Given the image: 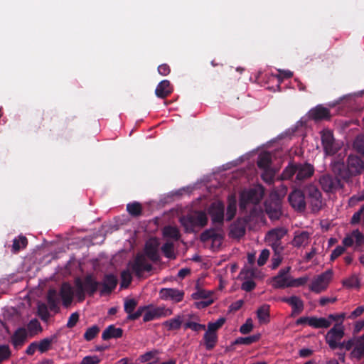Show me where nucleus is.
Masks as SVG:
<instances>
[{
	"instance_id": "1",
	"label": "nucleus",
	"mask_w": 364,
	"mask_h": 364,
	"mask_svg": "<svg viewBox=\"0 0 364 364\" xmlns=\"http://www.w3.org/2000/svg\"><path fill=\"white\" fill-rule=\"evenodd\" d=\"M179 221L184 228L185 232L191 233L196 232V228L200 229L206 226L208 218L205 212L195 210L185 216L181 217Z\"/></svg>"
},
{
	"instance_id": "2",
	"label": "nucleus",
	"mask_w": 364,
	"mask_h": 364,
	"mask_svg": "<svg viewBox=\"0 0 364 364\" xmlns=\"http://www.w3.org/2000/svg\"><path fill=\"white\" fill-rule=\"evenodd\" d=\"M101 283L96 281L92 275H86L83 280L77 277L75 279V294L80 301L85 298V294L92 296L97 291Z\"/></svg>"
},
{
	"instance_id": "3",
	"label": "nucleus",
	"mask_w": 364,
	"mask_h": 364,
	"mask_svg": "<svg viewBox=\"0 0 364 364\" xmlns=\"http://www.w3.org/2000/svg\"><path fill=\"white\" fill-rule=\"evenodd\" d=\"M321 144L326 155L333 156L340 149L339 144L336 141L333 133L328 129L320 132Z\"/></svg>"
},
{
	"instance_id": "4",
	"label": "nucleus",
	"mask_w": 364,
	"mask_h": 364,
	"mask_svg": "<svg viewBox=\"0 0 364 364\" xmlns=\"http://www.w3.org/2000/svg\"><path fill=\"white\" fill-rule=\"evenodd\" d=\"M128 267L135 275L140 278L142 277L144 272H150L152 270V265L147 262L145 255L137 254L133 262H129Z\"/></svg>"
},
{
	"instance_id": "5",
	"label": "nucleus",
	"mask_w": 364,
	"mask_h": 364,
	"mask_svg": "<svg viewBox=\"0 0 364 364\" xmlns=\"http://www.w3.org/2000/svg\"><path fill=\"white\" fill-rule=\"evenodd\" d=\"M208 214L211 218L212 223L222 228L224 223L225 205L222 201H215L210 204Z\"/></svg>"
},
{
	"instance_id": "6",
	"label": "nucleus",
	"mask_w": 364,
	"mask_h": 364,
	"mask_svg": "<svg viewBox=\"0 0 364 364\" xmlns=\"http://www.w3.org/2000/svg\"><path fill=\"white\" fill-rule=\"evenodd\" d=\"M264 208L271 220H278L282 215V201L277 196H272L264 202Z\"/></svg>"
},
{
	"instance_id": "7",
	"label": "nucleus",
	"mask_w": 364,
	"mask_h": 364,
	"mask_svg": "<svg viewBox=\"0 0 364 364\" xmlns=\"http://www.w3.org/2000/svg\"><path fill=\"white\" fill-rule=\"evenodd\" d=\"M306 198L310 203L312 211L317 212L322 207V194L314 185H309L305 189Z\"/></svg>"
},
{
	"instance_id": "8",
	"label": "nucleus",
	"mask_w": 364,
	"mask_h": 364,
	"mask_svg": "<svg viewBox=\"0 0 364 364\" xmlns=\"http://www.w3.org/2000/svg\"><path fill=\"white\" fill-rule=\"evenodd\" d=\"M345 336L344 326L341 323H336L325 336V340L331 350H335L336 343L340 341Z\"/></svg>"
},
{
	"instance_id": "9",
	"label": "nucleus",
	"mask_w": 364,
	"mask_h": 364,
	"mask_svg": "<svg viewBox=\"0 0 364 364\" xmlns=\"http://www.w3.org/2000/svg\"><path fill=\"white\" fill-rule=\"evenodd\" d=\"M331 277L332 272L330 270L321 274L312 281L309 286V289L316 294L325 291L328 287Z\"/></svg>"
},
{
	"instance_id": "10",
	"label": "nucleus",
	"mask_w": 364,
	"mask_h": 364,
	"mask_svg": "<svg viewBox=\"0 0 364 364\" xmlns=\"http://www.w3.org/2000/svg\"><path fill=\"white\" fill-rule=\"evenodd\" d=\"M319 183L321 188L326 193H335L338 189L342 188L341 180L329 174H324L319 178Z\"/></svg>"
},
{
	"instance_id": "11",
	"label": "nucleus",
	"mask_w": 364,
	"mask_h": 364,
	"mask_svg": "<svg viewBox=\"0 0 364 364\" xmlns=\"http://www.w3.org/2000/svg\"><path fill=\"white\" fill-rule=\"evenodd\" d=\"M291 267L281 269L278 274L272 277V286L275 289H284L289 287L291 276L289 274Z\"/></svg>"
},
{
	"instance_id": "12",
	"label": "nucleus",
	"mask_w": 364,
	"mask_h": 364,
	"mask_svg": "<svg viewBox=\"0 0 364 364\" xmlns=\"http://www.w3.org/2000/svg\"><path fill=\"white\" fill-rule=\"evenodd\" d=\"M305 194L301 190L293 191L288 197V200L291 207L300 212L306 208Z\"/></svg>"
},
{
	"instance_id": "13",
	"label": "nucleus",
	"mask_w": 364,
	"mask_h": 364,
	"mask_svg": "<svg viewBox=\"0 0 364 364\" xmlns=\"http://www.w3.org/2000/svg\"><path fill=\"white\" fill-rule=\"evenodd\" d=\"M159 242L156 238L151 239L145 244V255L154 262H157L161 259L159 252Z\"/></svg>"
},
{
	"instance_id": "14",
	"label": "nucleus",
	"mask_w": 364,
	"mask_h": 364,
	"mask_svg": "<svg viewBox=\"0 0 364 364\" xmlns=\"http://www.w3.org/2000/svg\"><path fill=\"white\" fill-rule=\"evenodd\" d=\"M296 180L302 181L311 178L314 173V167L312 164L305 163H296Z\"/></svg>"
},
{
	"instance_id": "15",
	"label": "nucleus",
	"mask_w": 364,
	"mask_h": 364,
	"mask_svg": "<svg viewBox=\"0 0 364 364\" xmlns=\"http://www.w3.org/2000/svg\"><path fill=\"white\" fill-rule=\"evenodd\" d=\"M222 230L218 225L214 228H210L209 229L203 231L200 236V240L203 242H206L211 240L213 242H218L220 243L223 239V236L220 231Z\"/></svg>"
},
{
	"instance_id": "16",
	"label": "nucleus",
	"mask_w": 364,
	"mask_h": 364,
	"mask_svg": "<svg viewBox=\"0 0 364 364\" xmlns=\"http://www.w3.org/2000/svg\"><path fill=\"white\" fill-rule=\"evenodd\" d=\"M347 168L351 176H356L364 170V162L359 156L350 155L347 159Z\"/></svg>"
},
{
	"instance_id": "17",
	"label": "nucleus",
	"mask_w": 364,
	"mask_h": 364,
	"mask_svg": "<svg viewBox=\"0 0 364 364\" xmlns=\"http://www.w3.org/2000/svg\"><path fill=\"white\" fill-rule=\"evenodd\" d=\"M160 298L163 300H172L174 302H180L183 299V291L173 288H163L161 289Z\"/></svg>"
},
{
	"instance_id": "18",
	"label": "nucleus",
	"mask_w": 364,
	"mask_h": 364,
	"mask_svg": "<svg viewBox=\"0 0 364 364\" xmlns=\"http://www.w3.org/2000/svg\"><path fill=\"white\" fill-rule=\"evenodd\" d=\"M171 314H172V311L170 309L164 307H156L151 310L148 309L144 314L143 321L144 322H148L156 318L165 317Z\"/></svg>"
},
{
	"instance_id": "19",
	"label": "nucleus",
	"mask_w": 364,
	"mask_h": 364,
	"mask_svg": "<svg viewBox=\"0 0 364 364\" xmlns=\"http://www.w3.org/2000/svg\"><path fill=\"white\" fill-rule=\"evenodd\" d=\"M255 272L252 269H242L240 272V277L245 280L241 286L242 290L250 292L255 288L256 283L252 279L255 277Z\"/></svg>"
},
{
	"instance_id": "20",
	"label": "nucleus",
	"mask_w": 364,
	"mask_h": 364,
	"mask_svg": "<svg viewBox=\"0 0 364 364\" xmlns=\"http://www.w3.org/2000/svg\"><path fill=\"white\" fill-rule=\"evenodd\" d=\"M309 114V118L315 121L329 120L331 117L330 110L321 105L312 108Z\"/></svg>"
},
{
	"instance_id": "21",
	"label": "nucleus",
	"mask_w": 364,
	"mask_h": 364,
	"mask_svg": "<svg viewBox=\"0 0 364 364\" xmlns=\"http://www.w3.org/2000/svg\"><path fill=\"white\" fill-rule=\"evenodd\" d=\"M118 280L116 276L112 274H105L103 278V282L100 285L102 286L100 290L101 295L109 294L116 288Z\"/></svg>"
},
{
	"instance_id": "22",
	"label": "nucleus",
	"mask_w": 364,
	"mask_h": 364,
	"mask_svg": "<svg viewBox=\"0 0 364 364\" xmlns=\"http://www.w3.org/2000/svg\"><path fill=\"white\" fill-rule=\"evenodd\" d=\"M74 291L73 287L68 282H63L60 287V296L62 299L63 305L65 307L69 306L73 300Z\"/></svg>"
},
{
	"instance_id": "23",
	"label": "nucleus",
	"mask_w": 364,
	"mask_h": 364,
	"mask_svg": "<svg viewBox=\"0 0 364 364\" xmlns=\"http://www.w3.org/2000/svg\"><path fill=\"white\" fill-rule=\"evenodd\" d=\"M246 232V223L244 220L237 219L234 222L230 229V237L240 239L242 237Z\"/></svg>"
},
{
	"instance_id": "24",
	"label": "nucleus",
	"mask_w": 364,
	"mask_h": 364,
	"mask_svg": "<svg viewBox=\"0 0 364 364\" xmlns=\"http://www.w3.org/2000/svg\"><path fill=\"white\" fill-rule=\"evenodd\" d=\"M311 240L310 233L307 231H296L291 244L296 247H306Z\"/></svg>"
},
{
	"instance_id": "25",
	"label": "nucleus",
	"mask_w": 364,
	"mask_h": 364,
	"mask_svg": "<svg viewBox=\"0 0 364 364\" xmlns=\"http://www.w3.org/2000/svg\"><path fill=\"white\" fill-rule=\"evenodd\" d=\"M287 230L285 228L279 227L270 230L265 236L267 242H279L287 234Z\"/></svg>"
},
{
	"instance_id": "26",
	"label": "nucleus",
	"mask_w": 364,
	"mask_h": 364,
	"mask_svg": "<svg viewBox=\"0 0 364 364\" xmlns=\"http://www.w3.org/2000/svg\"><path fill=\"white\" fill-rule=\"evenodd\" d=\"M259 201V198L257 197V191L255 189H250L248 191L242 193L240 200V208L243 209L245 208L247 203H257Z\"/></svg>"
},
{
	"instance_id": "27",
	"label": "nucleus",
	"mask_w": 364,
	"mask_h": 364,
	"mask_svg": "<svg viewBox=\"0 0 364 364\" xmlns=\"http://www.w3.org/2000/svg\"><path fill=\"white\" fill-rule=\"evenodd\" d=\"M281 301L289 304L292 307V315L294 314H300L304 309L303 301L296 296H291L290 297H282Z\"/></svg>"
},
{
	"instance_id": "28",
	"label": "nucleus",
	"mask_w": 364,
	"mask_h": 364,
	"mask_svg": "<svg viewBox=\"0 0 364 364\" xmlns=\"http://www.w3.org/2000/svg\"><path fill=\"white\" fill-rule=\"evenodd\" d=\"M123 336V329L117 328L114 325L112 324L108 326L102 332V338L104 341H107L111 338H119Z\"/></svg>"
},
{
	"instance_id": "29",
	"label": "nucleus",
	"mask_w": 364,
	"mask_h": 364,
	"mask_svg": "<svg viewBox=\"0 0 364 364\" xmlns=\"http://www.w3.org/2000/svg\"><path fill=\"white\" fill-rule=\"evenodd\" d=\"M172 91L170 82L168 80H164L156 86L155 94L158 97L164 99L169 96Z\"/></svg>"
},
{
	"instance_id": "30",
	"label": "nucleus",
	"mask_w": 364,
	"mask_h": 364,
	"mask_svg": "<svg viewBox=\"0 0 364 364\" xmlns=\"http://www.w3.org/2000/svg\"><path fill=\"white\" fill-rule=\"evenodd\" d=\"M27 338V332L24 328H18L11 337V343L15 348L21 347Z\"/></svg>"
},
{
	"instance_id": "31",
	"label": "nucleus",
	"mask_w": 364,
	"mask_h": 364,
	"mask_svg": "<svg viewBox=\"0 0 364 364\" xmlns=\"http://www.w3.org/2000/svg\"><path fill=\"white\" fill-rule=\"evenodd\" d=\"M47 302L50 311L58 312L60 309L58 306L59 298L55 289H50L48 290L47 294Z\"/></svg>"
},
{
	"instance_id": "32",
	"label": "nucleus",
	"mask_w": 364,
	"mask_h": 364,
	"mask_svg": "<svg viewBox=\"0 0 364 364\" xmlns=\"http://www.w3.org/2000/svg\"><path fill=\"white\" fill-rule=\"evenodd\" d=\"M203 342L206 350H213L218 342L217 333H212L206 331L203 336Z\"/></svg>"
},
{
	"instance_id": "33",
	"label": "nucleus",
	"mask_w": 364,
	"mask_h": 364,
	"mask_svg": "<svg viewBox=\"0 0 364 364\" xmlns=\"http://www.w3.org/2000/svg\"><path fill=\"white\" fill-rule=\"evenodd\" d=\"M56 336H52L51 337L45 338L37 342L38 350L41 353H46L51 349L52 344L56 341Z\"/></svg>"
},
{
	"instance_id": "34",
	"label": "nucleus",
	"mask_w": 364,
	"mask_h": 364,
	"mask_svg": "<svg viewBox=\"0 0 364 364\" xmlns=\"http://www.w3.org/2000/svg\"><path fill=\"white\" fill-rule=\"evenodd\" d=\"M331 325V321L326 318H317L316 316L310 317L309 326L314 328H327L330 327Z\"/></svg>"
},
{
	"instance_id": "35",
	"label": "nucleus",
	"mask_w": 364,
	"mask_h": 364,
	"mask_svg": "<svg viewBox=\"0 0 364 364\" xmlns=\"http://www.w3.org/2000/svg\"><path fill=\"white\" fill-rule=\"evenodd\" d=\"M28 245V240L26 236L19 235L13 240L11 251L14 253L18 252L21 249L26 248Z\"/></svg>"
},
{
	"instance_id": "36",
	"label": "nucleus",
	"mask_w": 364,
	"mask_h": 364,
	"mask_svg": "<svg viewBox=\"0 0 364 364\" xmlns=\"http://www.w3.org/2000/svg\"><path fill=\"white\" fill-rule=\"evenodd\" d=\"M257 316L260 323H267L269 322V306L262 305L257 311Z\"/></svg>"
},
{
	"instance_id": "37",
	"label": "nucleus",
	"mask_w": 364,
	"mask_h": 364,
	"mask_svg": "<svg viewBox=\"0 0 364 364\" xmlns=\"http://www.w3.org/2000/svg\"><path fill=\"white\" fill-rule=\"evenodd\" d=\"M257 166L260 169H269L271 168V164H272V156L271 154L268 152H265L262 154H260L257 162Z\"/></svg>"
},
{
	"instance_id": "38",
	"label": "nucleus",
	"mask_w": 364,
	"mask_h": 364,
	"mask_svg": "<svg viewBox=\"0 0 364 364\" xmlns=\"http://www.w3.org/2000/svg\"><path fill=\"white\" fill-rule=\"evenodd\" d=\"M183 323L181 316H177L171 319L165 321L162 325L167 328L168 331L178 330Z\"/></svg>"
},
{
	"instance_id": "39",
	"label": "nucleus",
	"mask_w": 364,
	"mask_h": 364,
	"mask_svg": "<svg viewBox=\"0 0 364 364\" xmlns=\"http://www.w3.org/2000/svg\"><path fill=\"white\" fill-rule=\"evenodd\" d=\"M163 235L166 237H169L177 241L181 237V234L178 229L176 227L168 225L166 226L163 230Z\"/></svg>"
},
{
	"instance_id": "40",
	"label": "nucleus",
	"mask_w": 364,
	"mask_h": 364,
	"mask_svg": "<svg viewBox=\"0 0 364 364\" xmlns=\"http://www.w3.org/2000/svg\"><path fill=\"white\" fill-rule=\"evenodd\" d=\"M127 211L132 217H139L142 214V206L139 202H133L127 205Z\"/></svg>"
},
{
	"instance_id": "41",
	"label": "nucleus",
	"mask_w": 364,
	"mask_h": 364,
	"mask_svg": "<svg viewBox=\"0 0 364 364\" xmlns=\"http://www.w3.org/2000/svg\"><path fill=\"white\" fill-rule=\"evenodd\" d=\"M296 174V163H289L281 174L282 180H290Z\"/></svg>"
},
{
	"instance_id": "42",
	"label": "nucleus",
	"mask_w": 364,
	"mask_h": 364,
	"mask_svg": "<svg viewBox=\"0 0 364 364\" xmlns=\"http://www.w3.org/2000/svg\"><path fill=\"white\" fill-rule=\"evenodd\" d=\"M161 252H163L164 255L169 259H176V256L174 252V246L173 242H166L164 243L162 247H161Z\"/></svg>"
},
{
	"instance_id": "43",
	"label": "nucleus",
	"mask_w": 364,
	"mask_h": 364,
	"mask_svg": "<svg viewBox=\"0 0 364 364\" xmlns=\"http://www.w3.org/2000/svg\"><path fill=\"white\" fill-rule=\"evenodd\" d=\"M260 338V334H255L252 335L247 337H239L237 338L235 341V344H240V345H250L252 343L257 342Z\"/></svg>"
},
{
	"instance_id": "44",
	"label": "nucleus",
	"mask_w": 364,
	"mask_h": 364,
	"mask_svg": "<svg viewBox=\"0 0 364 364\" xmlns=\"http://www.w3.org/2000/svg\"><path fill=\"white\" fill-rule=\"evenodd\" d=\"M237 212V203L235 199L228 200V204L226 210V220H232L236 215Z\"/></svg>"
},
{
	"instance_id": "45",
	"label": "nucleus",
	"mask_w": 364,
	"mask_h": 364,
	"mask_svg": "<svg viewBox=\"0 0 364 364\" xmlns=\"http://www.w3.org/2000/svg\"><path fill=\"white\" fill-rule=\"evenodd\" d=\"M100 331V327L97 325H93L87 328L83 335V338L87 341H91L99 334Z\"/></svg>"
},
{
	"instance_id": "46",
	"label": "nucleus",
	"mask_w": 364,
	"mask_h": 364,
	"mask_svg": "<svg viewBox=\"0 0 364 364\" xmlns=\"http://www.w3.org/2000/svg\"><path fill=\"white\" fill-rule=\"evenodd\" d=\"M121 288H127L132 281V276L129 269L121 272Z\"/></svg>"
},
{
	"instance_id": "47",
	"label": "nucleus",
	"mask_w": 364,
	"mask_h": 364,
	"mask_svg": "<svg viewBox=\"0 0 364 364\" xmlns=\"http://www.w3.org/2000/svg\"><path fill=\"white\" fill-rule=\"evenodd\" d=\"M342 284L345 287L348 289L360 287V280L355 275H352L343 280Z\"/></svg>"
},
{
	"instance_id": "48",
	"label": "nucleus",
	"mask_w": 364,
	"mask_h": 364,
	"mask_svg": "<svg viewBox=\"0 0 364 364\" xmlns=\"http://www.w3.org/2000/svg\"><path fill=\"white\" fill-rule=\"evenodd\" d=\"M225 322V318L224 317L219 318L215 322H209L207 331L216 333V331L223 326Z\"/></svg>"
},
{
	"instance_id": "49",
	"label": "nucleus",
	"mask_w": 364,
	"mask_h": 364,
	"mask_svg": "<svg viewBox=\"0 0 364 364\" xmlns=\"http://www.w3.org/2000/svg\"><path fill=\"white\" fill-rule=\"evenodd\" d=\"M184 329H191L193 331L199 332L205 329L204 324H200L193 321H187L183 324Z\"/></svg>"
},
{
	"instance_id": "50",
	"label": "nucleus",
	"mask_w": 364,
	"mask_h": 364,
	"mask_svg": "<svg viewBox=\"0 0 364 364\" xmlns=\"http://www.w3.org/2000/svg\"><path fill=\"white\" fill-rule=\"evenodd\" d=\"M137 306V301L134 299H127L124 301V311L129 314L134 312Z\"/></svg>"
},
{
	"instance_id": "51",
	"label": "nucleus",
	"mask_w": 364,
	"mask_h": 364,
	"mask_svg": "<svg viewBox=\"0 0 364 364\" xmlns=\"http://www.w3.org/2000/svg\"><path fill=\"white\" fill-rule=\"evenodd\" d=\"M353 146L358 153L364 155V135H358L355 138Z\"/></svg>"
},
{
	"instance_id": "52",
	"label": "nucleus",
	"mask_w": 364,
	"mask_h": 364,
	"mask_svg": "<svg viewBox=\"0 0 364 364\" xmlns=\"http://www.w3.org/2000/svg\"><path fill=\"white\" fill-rule=\"evenodd\" d=\"M38 314L43 321H47L50 317L48 306L45 304H40L38 306Z\"/></svg>"
},
{
	"instance_id": "53",
	"label": "nucleus",
	"mask_w": 364,
	"mask_h": 364,
	"mask_svg": "<svg viewBox=\"0 0 364 364\" xmlns=\"http://www.w3.org/2000/svg\"><path fill=\"white\" fill-rule=\"evenodd\" d=\"M149 308V306H143L138 308L136 311L131 313L128 315L127 318L131 321L138 319L144 312Z\"/></svg>"
},
{
	"instance_id": "54",
	"label": "nucleus",
	"mask_w": 364,
	"mask_h": 364,
	"mask_svg": "<svg viewBox=\"0 0 364 364\" xmlns=\"http://www.w3.org/2000/svg\"><path fill=\"white\" fill-rule=\"evenodd\" d=\"M28 330L33 333H37L42 330L40 322L37 319L31 320L28 324Z\"/></svg>"
},
{
	"instance_id": "55",
	"label": "nucleus",
	"mask_w": 364,
	"mask_h": 364,
	"mask_svg": "<svg viewBox=\"0 0 364 364\" xmlns=\"http://www.w3.org/2000/svg\"><path fill=\"white\" fill-rule=\"evenodd\" d=\"M159 353V351L157 350H151L149 352L145 353L143 355H141L138 360L141 363H146L151 360L152 358H154L157 354Z\"/></svg>"
},
{
	"instance_id": "56",
	"label": "nucleus",
	"mask_w": 364,
	"mask_h": 364,
	"mask_svg": "<svg viewBox=\"0 0 364 364\" xmlns=\"http://www.w3.org/2000/svg\"><path fill=\"white\" fill-rule=\"evenodd\" d=\"M261 176L264 181L270 184L274 181V172L272 168L264 169Z\"/></svg>"
},
{
	"instance_id": "57",
	"label": "nucleus",
	"mask_w": 364,
	"mask_h": 364,
	"mask_svg": "<svg viewBox=\"0 0 364 364\" xmlns=\"http://www.w3.org/2000/svg\"><path fill=\"white\" fill-rule=\"evenodd\" d=\"M11 356V350L7 345H1L0 346V363L2 361L7 360Z\"/></svg>"
},
{
	"instance_id": "58",
	"label": "nucleus",
	"mask_w": 364,
	"mask_h": 364,
	"mask_svg": "<svg viewBox=\"0 0 364 364\" xmlns=\"http://www.w3.org/2000/svg\"><path fill=\"white\" fill-rule=\"evenodd\" d=\"M211 295L210 291H207L202 289H198L196 292L192 294L193 299L198 300L200 299H208Z\"/></svg>"
},
{
	"instance_id": "59",
	"label": "nucleus",
	"mask_w": 364,
	"mask_h": 364,
	"mask_svg": "<svg viewBox=\"0 0 364 364\" xmlns=\"http://www.w3.org/2000/svg\"><path fill=\"white\" fill-rule=\"evenodd\" d=\"M308 279L309 278L307 277H302L297 279L291 277L290 284H289V287L303 286L308 282Z\"/></svg>"
},
{
	"instance_id": "60",
	"label": "nucleus",
	"mask_w": 364,
	"mask_h": 364,
	"mask_svg": "<svg viewBox=\"0 0 364 364\" xmlns=\"http://www.w3.org/2000/svg\"><path fill=\"white\" fill-rule=\"evenodd\" d=\"M351 235L353 237L354 242H355L358 246H360L364 244V235L358 230H353Z\"/></svg>"
},
{
	"instance_id": "61",
	"label": "nucleus",
	"mask_w": 364,
	"mask_h": 364,
	"mask_svg": "<svg viewBox=\"0 0 364 364\" xmlns=\"http://www.w3.org/2000/svg\"><path fill=\"white\" fill-rule=\"evenodd\" d=\"M252 321L251 318H247L245 323L240 326V331L242 334H247L252 330Z\"/></svg>"
},
{
	"instance_id": "62",
	"label": "nucleus",
	"mask_w": 364,
	"mask_h": 364,
	"mask_svg": "<svg viewBox=\"0 0 364 364\" xmlns=\"http://www.w3.org/2000/svg\"><path fill=\"white\" fill-rule=\"evenodd\" d=\"M270 252L269 250L267 249H264L257 259V264L261 267L263 266L267 261L269 257Z\"/></svg>"
},
{
	"instance_id": "63",
	"label": "nucleus",
	"mask_w": 364,
	"mask_h": 364,
	"mask_svg": "<svg viewBox=\"0 0 364 364\" xmlns=\"http://www.w3.org/2000/svg\"><path fill=\"white\" fill-rule=\"evenodd\" d=\"M100 360L97 355H87L82 358L80 364H99Z\"/></svg>"
},
{
	"instance_id": "64",
	"label": "nucleus",
	"mask_w": 364,
	"mask_h": 364,
	"mask_svg": "<svg viewBox=\"0 0 364 364\" xmlns=\"http://www.w3.org/2000/svg\"><path fill=\"white\" fill-rule=\"evenodd\" d=\"M79 314L77 312H74L71 314L70 316L66 326L69 328H72L77 324L79 321Z\"/></svg>"
}]
</instances>
